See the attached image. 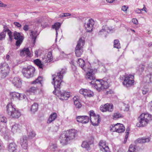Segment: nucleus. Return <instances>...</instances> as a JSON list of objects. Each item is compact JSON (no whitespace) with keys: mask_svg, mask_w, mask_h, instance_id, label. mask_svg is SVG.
<instances>
[{"mask_svg":"<svg viewBox=\"0 0 152 152\" xmlns=\"http://www.w3.org/2000/svg\"><path fill=\"white\" fill-rule=\"evenodd\" d=\"M136 123L137 127H145L152 120V115L148 113H142L138 117Z\"/></svg>","mask_w":152,"mask_h":152,"instance_id":"f257e3e1","label":"nucleus"},{"mask_svg":"<svg viewBox=\"0 0 152 152\" xmlns=\"http://www.w3.org/2000/svg\"><path fill=\"white\" fill-rule=\"evenodd\" d=\"M6 112L9 116L12 118H18L21 115L20 111L15 108L12 103H9L7 105Z\"/></svg>","mask_w":152,"mask_h":152,"instance_id":"f03ea898","label":"nucleus"},{"mask_svg":"<svg viewBox=\"0 0 152 152\" xmlns=\"http://www.w3.org/2000/svg\"><path fill=\"white\" fill-rule=\"evenodd\" d=\"M92 86L99 91H103L109 87L107 82L101 80H96L94 83H92Z\"/></svg>","mask_w":152,"mask_h":152,"instance_id":"7ed1b4c3","label":"nucleus"},{"mask_svg":"<svg viewBox=\"0 0 152 152\" xmlns=\"http://www.w3.org/2000/svg\"><path fill=\"white\" fill-rule=\"evenodd\" d=\"M35 71V69L34 67L29 65L23 68L22 69V72L25 77L27 78H29L33 76Z\"/></svg>","mask_w":152,"mask_h":152,"instance_id":"20e7f679","label":"nucleus"},{"mask_svg":"<svg viewBox=\"0 0 152 152\" xmlns=\"http://www.w3.org/2000/svg\"><path fill=\"white\" fill-rule=\"evenodd\" d=\"M84 44V38L83 37H80L77 42L75 50V55L77 56L80 57L81 55L83 52V46Z\"/></svg>","mask_w":152,"mask_h":152,"instance_id":"39448f33","label":"nucleus"},{"mask_svg":"<svg viewBox=\"0 0 152 152\" xmlns=\"http://www.w3.org/2000/svg\"><path fill=\"white\" fill-rule=\"evenodd\" d=\"M53 92L60 99L62 100L68 99L71 95L70 92L65 90L61 91L59 90H55Z\"/></svg>","mask_w":152,"mask_h":152,"instance_id":"423d86ee","label":"nucleus"},{"mask_svg":"<svg viewBox=\"0 0 152 152\" xmlns=\"http://www.w3.org/2000/svg\"><path fill=\"white\" fill-rule=\"evenodd\" d=\"M134 76L131 74H126L124 76V78L123 84L126 87H129L134 85Z\"/></svg>","mask_w":152,"mask_h":152,"instance_id":"0eeeda50","label":"nucleus"},{"mask_svg":"<svg viewBox=\"0 0 152 152\" xmlns=\"http://www.w3.org/2000/svg\"><path fill=\"white\" fill-rule=\"evenodd\" d=\"M110 129L111 132H115L119 133H122L125 130V127L124 125L119 123L111 125L110 127Z\"/></svg>","mask_w":152,"mask_h":152,"instance_id":"6e6552de","label":"nucleus"},{"mask_svg":"<svg viewBox=\"0 0 152 152\" xmlns=\"http://www.w3.org/2000/svg\"><path fill=\"white\" fill-rule=\"evenodd\" d=\"M90 120L92 125L94 126L99 125L100 122V116L99 115L96 114L94 112L91 110L89 112Z\"/></svg>","mask_w":152,"mask_h":152,"instance_id":"1a4fd4ad","label":"nucleus"},{"mask_svg":"<svg viewBox=\"0 0 152 152\" xmlns=\"http://www.w3.org/2000/svg\"><path fill=\"white\" fill-rule=\"evenodd\" d=\"M60 73H58L57 75H53V82L52 84L54 85L55 89L56 90H59L56 88H59L61 86V79L63 77L62 75H60Z\"/></svg>","mask_w":152,"mask_h":152,"instance_id":"9d476101","label":"nucleus"},{"mask_svg":"<svg viewBox=\"0 0 152 152\" xmlns=\"http://www.w3.org/2000/svg\"><path fill=\"white\" fill-rule=\"evenodd\" d=\"M10 94L11 98L15 100H22L26 98L24 94H21L16 92H11Z\"/></svg>","mask_w":152,"mask_h":152,"instance_id":"9b49d317","label":"nucleus"},{"mask_svg":"<svg viewBox=\"0 0 152 152\" xmlns=\"http://www.w3.org/2000/svg\"><path fill=\"white\" fill-rule=\"evenodd\" d=\"M113 106L111 103H107L102 105L100 107V110L102 112L107 111L112 112L113 111Z\"/></svg>","mask_w":152,"mask_h":152,"instance_id":"f8f14e48","label":"nucleus"},{"mask_svg":"<svg viewBox=\"0 0 152 152\" xmlns=\"http://www.w3.org/2000/svg\"><path fill=\"white\" fill-rule=\"evenodd\" d=\"M79 93L85 98L90 97L94 95L93 92L91 90L83 88L80 89Z\"/></svg>","mask_w":152,"mask_h":152,"instance_id":"ddd939ff","label":"nucleus"},{"mask_svg":"<svg viewBox=\"0 0 152 152\" xmlns=\"http://www.w3.org/2000/svg\"><path fill=\"white\" fill-rule=\"evenodd\" d=\"M94 21L92 19L86 20L84 24L85 29L87 32L91 31L93 29Z\"/></svg>","mask_w":152,"mask_h":152,"instance_id":"4468645a","label":"nucleus"},{"mask_svg":"<svg viewBox=\"0 0 152 152\" xmlns=\"http://www.w3.org/2000/svg\"><path fill=\"white\" fill-rule=\"evenodd\" d=\"M69 139L70 140L73 139L76 135L77 131L74 129H70L67 130L64 133Z\"/></svg>","mask_w":152,"mask_h":152,"instance_id":"2eb2a0df","label":"nucleus"},{"mask_svg":"<svg viewBox=\"0 0 152 152\" xmlns=\"http://www.w3.org/2000/svg\"><path fill=\"white\" fill-rule=\"evenodd\" d=\"M77 122L82 124H86L89 121V118L86 115L78 116L76 118Z\"/></svg>","mask_w":152,"mask_h":152,"instance_id":"dca6fc26","label":"nucleus"},{"mask_svg":"<svg viewBox=\"0 0 152 152\" xmlns=\"http://www.w3.org/2000/svg\"><path fill=\"white\" fill-rule=\"evenodd\" d=\"M14 38L17 40L16 43V45L17 46L20 45L23 41L22 36L20 35V33L17 32H15L14 33Z\"/></svg>","mask_w":152,"mask_h":152,"instance_id":"f3484780","label":"nucleus"},{"mask_svg":"<svg viewBox=\"0 0 152 152\" xmlns=\"http://www.w3.org/2000/svg\"><path fill=\"white\" fill-rule=\"evenodd\" d=\"M40 91L37 87H33L27 90L26 93L28 95H36L39 93Z\"/></svg>","mask_w":152,"mask_h":152,"instance_id":"a211bd4d","label":"nucleus"},{"mask_svg":"<svg viewBox=\"0 0 152 152\" xmlns=\"http://www.w3.org/2000/svg\"><path fill=\"white\" fill-rule=\"evenodd\" d=\"M113 28L111 27H109L107 25L104 26L102 27V29L99 31V34H106L107 33L112 31Z\"/></svg>","mask_w":152,"mask_h":152,"instance_id":"6ab92c4d","label":"nucleus"},{"mask_svg":"<svg viewBox=\"0 0 152 152\" xmlns=\"http://www.w3.org/2000/svg\"><path fill=\"white\" fill-rule=\"evenodd\" d=\"M27 137L26 136H23L20 140V144L22 148L24 149L27 148L28 144L27 140Z\"/></svg>","mask_w":152,"mask_h":152,"instance_id":"aec40b11","label":"nucleus"},{"mask_svg":"<svg viewBox=\"0 0 152 152\" xmlns=\"http://www.w3.org/2000/svg\"><path fill=\"white\" fill-rule=\"evenodd\" d=\"M99 146L101 151L105 152H110L108 147L106 145L105 142L101 141L99 143Z\"/></svg>","mask_w":152,"mask_h":152,"instance_id":"412c9836","label":"nucleus"},{"mask_svg":"<svg viewBox=\"0 0 152 152\" xmlns=\"http://www.w3.org/2000/svg\"><path fill=\"white\" fill-rule=\"evenodd\" d=\"M12 83L17 88H20L22 85V81L18 77H15L12 80Z\"/></svg>","mask_w":152,"mask_h":152,"instance_id":"4be33fe9","label":"nucleus"},{"mask_svg":"<svg viewBox=\"0 0 152 152\" xmlns=\"http://www.w3.org/2000/svg\"><path fill=\"white\" fill-rule=\"evenodd\" d=\"M59 139L60 143L63 145H66L67 143L68 140H69L64 133L61 134Z\"/></svg>","mask_w":152,"mask_h":152,"instance_id":"5701e85b","label":"nucleus"},{"mask_svg":"<svg viewBox=\"0 0 152 152\" xmlns=\"http://www.w3.org/2000/svg\"><path fill=\"white\" fill-rule=\"evenodd\" d=\"M86 78L88 81L93 80L95 79V77L92 70H90L86 73Z\"/></svg>","mask_w":152,"mask_h":152,"instance_id":"b1692460","label":"nucleus"},{"mask_svg":"<svg viewBox=\"0 0 152 152\" xmlns=\"http://www.w3.org/2000/svg\"><path fill=\"white\" fill-rule=\"evenodd\" d=\"M20 55L21 56H24L26 55L28 56H31V55L28 48H24L20 51Z\"/></svg>","mask_w":152,"mask_h":152,"instance_id":"393cba45","label":"nucleus"},{"mask_svg":"<svg viewBox=\"0 0 152 152\" xmlns=\"http://www.w3.org/2000/svg\"><path fill=\"white\" fill-rule=\"evenodd\" d=\"M150 140V138L148 137L139 138L136 140V142L137 143H143L149 142Z\"/></svg>","mask_w":152,"mask_h":152,"instance_id":"a878e982","label":"nucleus"},{"mask_svg":"<svg viewBox=\"0 0 152 152\" xmlns=\"http://www.w3.org/2000/svg\"><path fill=\"white\" fill-rule=\"evenodd\" d=\"M17 145L13 142L10 143L8 146V149L10 152H13L16 150Z\"/></svg>","mask_w":152,"mask_h":152,"instance_id":"bb28decb","label":"nucleus"},{"mask_svg":"<svg viewBox=\"0 0 152 152\" xmlns=\"http://www.w3.org/2000/svg\"><path fill=\"white\" fill-rule=\"evenodd\" d=\"M57 118V115L56 113H53L51 114L47 121V123L50 124L53 121H54Z\"/></svg>","mask_w":152,"mask_h":152,"instance_id":"cd10ccee","label":"nucleus"},{"mask_svg":"<svg viewBox=\"0 0 152 152\" xmlns=\"http://www.w3.org/2000/svg\"><path fill=\"white\" fill-rule=\"evenodd\" d=\"M38 109V105L37 103H34L32 105L31 108V111L33 113L37 112Z\"/></svg>","mask_w":152,"mask_h":152,"instance_id":"c85d7f7f","label":"nucleus"},{"mask_svg":"<svg viewBox=\"0 0 152 152\" xmlns=\"http://www.w3.org/2000/svg\"><path fill=\"white\" fill-rule=\"evenodd\" d=\"M74 103L76 107L77 108H80L81 105L79 101V99L76 96H75L73 98Z\"/></svg>","mask_w":152,"mask_h":152,"instance_id":"c756f323","label":"nucleus"},{"mask_svg":"<svg viewBox=\"0 0 152 152\" xmlns=\"http://www.w3.org/2000/svg\"><path fill=\"white\" fill-rule=\"evenodd\" d=\"M34 62L40 68H42L43 67V64L42 63L41 61L39 59H37L34 60Z\"/></svg>","mask_w":152,"mask_h":152,"instance_id":"7c9ffc66","label":"nucleus"},{"mask_svg":"<svg viewBox=\"0 0 152 152\" xmlns=\"http://www.w3.org/2000/svg\"><path fill=\"white\" fill-rule=\"evenodd\" d=\"M20 129V126L18 124H15L12 127V130L13 132H18Z\"/></svg>","mask_w":152,"mask_h":152,"instance_id":"2f4dec72","label":"nucleus"},{"mask_svg":"<svg viewBox=\"0 0 152 152\" xmlns=\"http://www.w3.org/2000/svg\"><path fill=\"white\" fill-rule=\"evenodd\" d=\"M61 26V23H55V24L52 26V28H55L56 31V35L58 34V33L57 31L60 27Z\"/></svg>","mask_w":152,"mask_h":152,"instance_id":"473e14b6","label":"nucleus"},{"mask_svg":"<svg viewBox=\"0 0 152 152\" xmlns=\"http://www.w3.org/2000/svg\"><path fill=\"white\" fill-rule=\"evenodd\" d=\"M114 47L117 48H121L120 44L118 39L115 40L114 42Z\"/></svg>","mask_w":152,"mask_h":152,"instance_id":"72a5a7b5","label":"nucleus"},{"mask_svg":"<svg viewBox=\"0 0 152 152\" xmlns=\"http://www.w3.org/2000/svg\"><path fill=\"white\" fill-rule=\"evenodd\" d=\"M77 63L81 68H83L85 65L84 60L81 58H79L78 59Z\"/></svg>","mask_w":152,"mask_h":152,"instance_id":"f704fd0d","label":"nucleus"},{"mask_svg":"<svg viewBox=\"0 0 152 152\" xmlns=\"http://www.w3.org/2000/svg\"><path fill=\"white\" fill-rule=\"evenodd\" d=\"M81 147L83 148L88 150L89 148V145L87 142L84 141L82 144Z\"/></svg>","mask_w":152,"mask_h":152,"instance_id":"c9c22d12","label":"nucleus"},{"mask_svg":"<svg viewBox=\"0 0 152 152\" xmlns=\"http://www.w3.org/2000/svg\"><path fill=\"white\" fill-rule=\"evenodd\" d=\"M48 60L47 61L50 62L53 60V56L52 55V52H49L47 55Z\"/></svg>","mask_w":152,"mask_h":152,"instance_id":"e433bc0d","label":"nucleus"},{"mask_svg":"<svg viewBox=\"0 0 152 152\" xmlns=\"http://www.w3.org/2000/svg\"><path fill=\"white\" fill-rule=\"evenodd\" d=\"M43 79L42 77H39L37 79L33 81L32 83V84H36L37 83H41V82L43 81Z\"/></svg>","mask_w":152,"mask_h":152,"instance_id":"4c0bfd02","label":"nucleus"},{"mask_svg":"<svg viewBox=\"0 0 152 152\" xmlns=\"http://www.w3.org/2000/svg\"><path fill=\"white\" fill-rule=\"evenodd\" d=\"M2 70L3 74L7 75L10 71L9 67L7 65L4 66V69Z\"/></svg>","mask_w":152,"mask_h":152,"instance_id":"58836bf2","label":"nucleus"},{"mask_svg":"<svg viewBox=\"0 0 152 152\" xmlns=\"http://www.w3.org/2000/svg\"><path fill=\"white\" fill-rule=\"evenodd\" d=\"M128 152H136L135 146L132 145H130Z\"/></svg>","mask_w":152,"mask_h":152,"instance_id":"ea45409f","label":"nucleus"},{"mask_svg":"<svg viewBox=\"0 0 152 152\" xmlns=\"http://www.w3.org/2000/svg\"><path fill=\"white\" fill-rule=\"evenodd\" d=\"M123 117V115L119 113H115L113 115V119L118 118H121Z\"/></svg>","mask_w":152,"mask_h":152,"instance_id":"a19ab883","label":"nucleus"},{"mask_svg":"<svg viewBox=\"0 0 152 152\" xmlns=\"http://www.w3.org/2000/svg\"><path fill=\"white\" fill-rule=\"evenodd\" d=\"M30 36L32 39L35 41L36 38V31H31Z\"/></svg>","mask_w":152,"mask_h":152,"instance_id":"79ce46f5","label":"nucleus"},{"mask_svg":"<svg viewBox=\"0 0 152 152\" xmlns=\"http://www.w3.org/2000/svg\"><path fill=\"white\" fill-rule=\"evenodd\" d=\"M119 105L121 106H124L125 107V108L124 109V111H128L129 110V107L127 104H126L124 103H121Z\"/></svg>","mask_w":152,"mask_h":152,"instance_id":"37998d69","label":"nucleus"},{"mask_svg":"<svg viewBox=\"0 0 152 152\" xmlns=\"http://www.w3.org/2000/svg\"><path fill=\"white\" fill-rule=\"evenodd\" d=\"M7 121L6 118L5 117L0 115V122L6 123Z\"/></svg>","mask_w":152,"mask_h":152,"instance_id":"c03bdc74","label":"nucleus"},{"mask_svg":"<svg viewBox=\"0 0 152 152\" xmlns=\"http://www.w3.org/2000/svg\"><path fill=\"white\" fill-rule=\"evenodd\" d=\"M6 32L5 31H3L0 34V40H1L5 38L6 36Z\"/></svg>","mask_w":152,"mask_h":152,"instance_id":"a18cd8bd","label":"nucleus"},{"mask_svg":"<svg viewBox=\"0 0 152 152\" xmlns=\"http://www.w3.org/2000/svg\"><path fill=\"white\" fill-rule=\"evenodd\" d=\"M35 133L34 132H29L28 136L30 138H32L35 137Z\"/></svg>","mask_w":152,"mask_h":152,"instance_id":"49530a36","label":"nucleus"},{"mask_svg":"<svg viewBox=\"0 0 152 152\" xmlns=\"http://www.w3.org/2000/svg\"><path fill=\"white\" fill-rule=\"evenodd\" d=\"M128 6L124 5L122 7L121 10L122 11L125 12H126L127 10L128 9Z\"/></svg>","mask_w":152,"mask_h":152,"instance_id":"de8ad7c7","label":"nucleus"},{"mask_svg":"<svg viewBox=\"0 0 152 152\" xmlns=\"http://www.w3.org/2000/svg\"><path fill=\"white\" fill-rule=\"evenodd\" d=\"M8 34L9 36V38L10 40L11 41L13 39V35L12 33L10 31H8Z\"/></svg>","mask_w":152,"mask_h":152,"instance_id":"09e8293b","label":"nucleus"},{"mask_svg":"<svg viewBox=\"0 0 152 152\" xmlns=\"http://www.w3.org/2000/svg\"><path fill=\"white\" fill-rule=\"evenodd\" d=\"M14 24L15 26L18 28H20L22 26L21 24L18 22H14Z\"/></svg>","mask_w":152,"mask_h":152,"instance_id":"8fccbe9b","label":"nucleus"},{"mask_svg":"<svg viewBox=\"0 0 152 152\" xmlns=\"http://www.w3.org/2000/svg\"><path fill=\"white\" fill-rule=\"evenodd\" d=\"M71 15L70 13H65L62 14L61 17H68Z\"/></svg>","mask_w":152,"mask_h":152,"instance_id":"3c124183","label":"nucleus"},{"mask_svg":"<svg viewBox=\"0 0 152 152\" xmlns=\"http://www.w3.org/2000/svg\"><path fill=\"white\" fill-rule=\"evenodd\" d=\"M132 21L133 23L136 25L138 24V22L136 18H133L132 19Z\"/></svg>","mask_w":152,"mask_h":152,"instance_id":"603ef678","label":"nucleus"},{"mask_svg":"<svg viewBox=\"0 0 152 152\" xmlns=\"http://www.w3.org/2000/svg\"><path fill=\"white\" fill-rule=\"evenodd\" d=\"M23 29L25 31H27L29 29L28 26L27 24H25L23 27Z\"/></svg>","mask_w":152,"mask_h":152,"instance_id":"864d4df0","label":"nucleus"},{"mask_svg":"<svg viewBox=\"0 0 152 152\" xmlns=\"http://www.w3.org/2000/svg\"><path fill=\"white\" fill-rule=\"evenodd\" d=\"M65 72V70L64 69H62L58 73H60V75H62L63 76V74Z\"/></svg>","mask_w":152,"mask_h":152,"instance_id":"5fc2aeb1","label":"nucleus"},{"mask_svg":"<svg viewBox=\"0 0 152 152\" xmlns=\"http://www.w3.org/2000/svg\"><path fill=\"white\" fill-rule=\"evenodd\" d=\"M7 5L4 4L3 2L0 1V7H5Z\"/></svg>","mask_w":152,"mask_h":152,"instance_id":"6e6d98bb","label":"nucleus"},{"mask_svg":"<svg viewBox=\"0 0 152 152\" xmlns=\"http://www.w3.org/2000/svg\"><path fill=\"white\" fill-rule=\"evenodd\" d=\"M134 11L137 13L140 14L141 13L140 9H137L134 10Z\"/></svg>","mask_w":152,"mask_h":152,"instance_id":"4d7b16f0","label":"nucleus"},{"mask_svg":"<svg viewBox=\"0 0 152 152\" xmlns=\"http://www.w3.org/2000/svg\"><path fill=\"white\" fill-rule=\"evenodd\" d=\"M140 10L141 12L142 11H144L146 13H147V11H146V8L145 6L142 9H140Z\"/></svg>","mask_w":152,"mask_h":152,"instance_id":"13d9d810","label":"nucleus"},{"mask_svg":"<svg viewBox=\"0 0 152 152\" xmlns=\"http://www.w3.org/2000/svg\"><path fill=\"white\" fill-rule=\"evenodd\" d=\"M115 0H106V1L108 3H113L114 1Z\"/></svg>","mask_w":152,"mask_h":152,"instance_id":"bf43d9fd","label":"nucleus"},{"mask_svg":"<svg viewBox=\"0 0 152 152\" xmlns=\"http://www.w3.org/2000/svg\"><path fill=\"white\" fill-rule=\"evenodd\" d=\"M128 136L127 135H126L125 136V138H124V143H126L127 140L128 139Z\"/></svg>","mask_w":152,"mask_h":152,"instance_id":"052dcab7","label":"nucleus"},{"mask_svg":"<svg viewBox=\"0 0 152 152\" xmlns=\"http://www.w3.org/2000/svg\"><path fill=\"white\" fill-rule=\"evenodd\" d=\"M147 91H148L147 90H146V91L143 90L142 91V93L143 94H145L147 93Z\"/></svg>","mask_w":152,"mask_h":152,"instance_id":"680f3d73","label":"nucleus"},{"mask_svg":"<svg viewBox=\"0 0 152 152\" xmlns=\"http://www.w3.org/2000/svg\"><path fill=\"white\" fill-rule=\"evenodd\" d=\"M10 56L9 55H7L6 56V58L7 60H9L10 59Z\"/></svg>","mask_w":152,"mask_h":152,"instance_id":"e2e57ef3","label":"nucleus"},{"mask_svg":"<svg viewBox=\"0 0 152 152\" xmlns=\"http://www.w3.org/2000/svg\"><path fill=\"white\" fill-rule=\"evenodd\" d=\"M35 55L37 56H38V51L37 50H36L35 51Z\"/></svg>","mask_w":152,"mask_h":152,"instance_id":"0e129e2a","label":"nucleus"},{"mask_svg":"<svg viewBox=\"0 0 152 152\" xmlns=\"http://www.w3.org/2000/svg\"><path fill=\"white\" fill-rule=\"evenodd\" d=\"M126 135H127L128 136H129V132H126Z\"/></svg>","mask_w":152,"mask_h":152,"instance_id":"69168bd1","label":"nucleus"},{"mask_svg":"<svg viewBox=\"0 0 152 152\" xmlns=\"http://www.w3.org/2000/svg\"><path fill=\"white\" fill-rule=\"evenodd\" d=\"M151 106L152 107V101L150 103Z\"/></svg>","mask_w":152,"mask_h":152,"instance_id":"338daca9","label":"nucleus"},{"mask_svg":"<svg viewBox=\"0 0 152 152\" xmlns=\"http://www.w3.org/2000/svg\"><path fill=\"white\" fill-rule=\"evenodd\" d=\"M132 31H133L134 32V30H133Z\"/></svg>","mask_w":152,"mask_h":152,"instance_id":"774afa93","label":"nucleus"}]
</instances>
